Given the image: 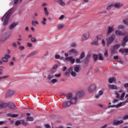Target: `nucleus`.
Returning a JSON list of instances; mask_svg holds the SVG:
<instances>
[{"label": "nucleus", "mask_w": 128, "mask_h": 128, "mask_svg": "<svg viewBox=\"0 0 128 128\" xmlns=\"http://www.w3.org/2000/svg\"><path fill=\"white\" fill-rule=\"evenodd\" d=\"M48 6V3L44 2L42 4V7L46 6Z\"/></svg>", "instance_id": "nucleus-60"}, {"label": "nucleus", "mask_w": 128, "mask_h": 128, "mask_svg": "<svg viewBox=\"0 0 128 128\" xmlns=\"http://www.w3.org/2000/svg\"><path fill=\"white\" fill-rule=\"evenodd\" d=\"M86 54H84V52H82L80 55V57L79 58H80V59L82 60V58H84Z\"/></svg>", "instance_id": "nucleus-36"}, {"label": "nucleus", "mask_w": 128, "mask_h": 128, "mask_svg": "<svg viewBox=\"0 0 128 128\" xmlns=\"http://www.w3.org/2000/svg\"><path fill=\"white\" fill-rule=\"evenodd\" d=\"M91 44L93 46H98V41L96 40L93 41Z\"/></svg>", "instance_id": "nucleus-39"}, {"label": "nucleus", "mask_w": 128, "mask_h": 128, "mask_svg": "<svg viewBox=\"0 0 128 128\" xmlns=\"http://www.w3.org/2000/svg\"><path fill=\"white\" fill-rule=\"evenodd\" d=\"M16 26H18V24L13 23L10 26L9 28L10 30H12L14 28H16Z\"/></svg>", "instance_id": "nucleus-25"}, {"label": "nucleus", "mask_w": 128, "mask_h": 128, "mask_svg": "<svg viewBox=\"0 0 128 128\" xmlns=\"http://www.w3.org/2000/svg\"><path fill=\"white\" fill-rule=\"evenodd\" d=\"M70 74L72 76H73V78H76V76H78V74H76V72L75 71H73L72 70Z\"/></svg>", "instance_id": "nucleus-26"}, {"label": "nucleus", "mask_w": 128, "mask_h": 128, "mask_svg": "<svg viewBox=\"0 0 128 128\" xmlns=\"http://www.w3.org/2000/svg\"><path fill=\"white\" fill-rule=\"evenodd\" d=\"M12 10H14V8H11L2 17V22H4L3 23V26H4L8 24V20L10 18V14H12Z\"/></svg>", "instance_id": "nucleus-1"}, {"label": "nucleus", "mask_w": 128, "mask_h": 128, "mask_svg": "<svg viewBox=\"0 0 128 128\" xmlns=\"http://www.w3.org/2000/svg\"><path fill=\"white\" fill-rule=\"evenodd\" d=\"M31 42H36V39L34 38H31Z\"/></svg>", "instance_id": "nucleus-52"}, {"label": "nucleus", "mask_w": 128, "mask_h": 128, "mask_svg": "<svg viewBox=\"0 0 128 128\" xmlns=\"http://www.w3.org/2000/svg\"><path fill=\"white\" fill-rule=\"evenodd\" d=\"M90 55H88L86 58H85V61H84V64H88V62H90Z\"/></svg>", "instance_id": "nucleus-19"}, {"label": "nucleus", "mask_w": 128, "mask_h": 128, "mask_svg": "<svg viewBox=\"0 0 128 128\" xmlns=\"http://www.w3.org/2000/svg\"><path fill=\"white\" fill-rule=\"evenodd\" d=\"M84 96V90H80L78 92L76 96V98H82V96Z\"/></svg>", "instance_id": "nucleus-7"}, {"label": "nucleus", "mask_w": 128, "mask_h": 128, "mask_svg": "<svg viewBox=\"0 0 128 128\" xmlns=\"http://www.w3.org/2000/svg\"><path fill=\"white\" fill-rule=\"evenodd\" d=\"M104 56H106V58H108V50H106L104 54Z\"/></svg>", "instance_id": "nucleus-49"}, {"label": "nucleus", "mask_w": 128, "mask_h": 128, "mask_svg": "<svg viewBox=\"0 0 128 128\" xmlns=\"http://www.w3.org/2000/svg\"><path fill=\"white\" fill-rule=\"evenodd\" d=\"M60 56L59 54L55 55V58H56V60H60Z\"/></svg>", "instance_id": "nucleus-48"}, {"label": "nucleus", "mask_w": 128, "mask_h": 128, "mask_svg": "<svg viewBox=\"0 0 128 128\" xmlns=\"http://www.w3.org/2000/svg\"><path fill=\"white\" fill-rule=\"evenodd\" d=\"M124 88H128V83H126L124 84Z\"/></svg>", "instance_id": "nucleus-62"}, {"label": "nucleus", "mask_w": 128, "mask_h": 128, "mask_svg": "<svg viewBox=\"0 0 128 128\" xmlns=\"http://www.w3.org/2000/svg\"><path fill=\"white\" fill-rule=\"evenodd\" d=\"M26 120L27 122H34V117L32 116L27 117Z\"/></svg>", "instance_id": "nucleus-31"}, {"label": "nucleus", "mask_w": 128, "mask_h": 128, "mask_svg": "<svg viewBox=\"0 0 128 128\" xmlns=\"http://www.w3.org/2000/svg\"><path fill=\"white\" fill-rule=\"evenodd\" d=\"M122 106H124V103H120L119 104L117 105H110L108 106V108H120Z\"/></svg>", "instance_id": "nucleus-11"}, {"label": "nucleus", "mask_w": 128, "mask_h": 128, "mask_svg": "<svg viewBox=\"0 0 128 128\" xmlns=\"http://www.w3.org/2000/svg\"><path fill=\"white\" fill-rule=\"evenodd\" d=\"M8 116H10V118H18V114H8Z\"/></svg>", "instance_id": "nucleus-22"}, {"label": "nucleus", "mask_w": 128, "mask_h": 128, "mask_svg": "<svg viewBox=\"0 0 128 128\" xmlns=\"http://www.w3.org/2000/svg\"><path fill=\"white\" fill-rule=\"evenodd\" d=\"M44 12L46 16H48V8L46 7H44Z\"/></svg>", "instance_id": "nucleus-34"}, {"label": "nucleus", "mask_w": 128, "mask_h": 128, "mask_svg": "<svg viewBox=\"0 0 128 128\" xmlns=\"http://www.w3.org/2000/svg\"><path fill=\"white\" fill-rule=\"evenodd\" d=\"M124 26L122 25H120L118 26L119 30H124Z\"/></svg>", "instance_id": "nucleus-53"}, {"label": "nucleus", "mask_w": 128, "mask_h": 128, "mask_svg": "<svg viewBox=\"0 0 128 128\" xmlns=\"http://www.w3.org/2000/svg\"><path fill=\"white\" fill-rule=\"evenodd\" d=\"M120 48V44H116L114 46L113 49L116 50H118V48Z\"/></svg>", "instance_id": "nucleus-29"}, {"label": "nucleus", "mask_w": 128, "mask_h": 128, "mask_svg": "<svg viewBox=\"0 0 128 128\" xmlns=\"http://www.w3.org/2000/svg\"><path fill=\"white\" fill-rule=\"evenodd\" d=\"M46 18H43V20L41 22L42 24H43V26H46Z\"/></svg>", "instance_id": "nucleus-35"}, {"label": "nucleus", "mask_w": 128, "mask_h": 128, "mask_svg": "<svg viewBox=\"0 0 128 128\" xmlns=\"http://www.w3.org/2000/svg\"><path fill=\"white\" fill-rule=\"evenodd\" d=\"M98 55L96 54L93 55V60H94V62H96V60H98Z\"/></svg>", "instance_id": "nucleus-40"}, {"label": "nucleus", "mask_w": 128, "mask_h": 128, "mask_svg": "<svg viewBox=\"0 0 128 128\" xmlns=\"http://www.w3.org/2000/svg\"><path fill=\"white\" fill-rule=\"evenodd\" d=\"M72 106V104L70 101H65L62 104V108H68V106Z\"/></svg>", "instance_id": "nucleus-5"}, {"label": "nucleus", "mask_w": 128, "mask_h": 128, "mask_svg": "<svg viewBox=\"0 0 128 128\" xmlns=\"http://www.w3.org/2000/svg\"><path fill=\"white\" fill-rule=\"evenodd\" d=\"M10 78V76L8 75L4 76H2V79L4 80V78Z\"/></svg>", "instance_id": "nucleus-57"}, {"label": "nucleus", "mask_w": 128, "mask_h": 128, "mask_svg": "<svg viewBox=\"0 0 128 128\" xmlns=\"http://www.w3.org/2000/svg\"><path fill=\"white\" fill-rule=\"evenodd\" d=\"M56 2L61 6H66V2L62 1V0H57Z\"/></svg>", "instance_id": "nucleus-18"}, {"label": "nucleus", "mask_w": 128, "mask_h": 128, "mask_svg": "<svg viewBox=\"0 0 128 128\" xmlns=\"http://www.w3.org/2000/svg\"><path fill=\"white\" fill-rule=\"evenodd\" d=\"M72 98V93H69L66 96V99L67 100H70Z\"/></svg>", "instance_id": "nucleus-30"}, {"label": "nucleus", "mask_w": 128, "mask_h": 128, "mask_svg": "<svg viewBox=\"0 0 128 128\" xmlns=\"http://www.w3.org/2000/svg\"><path fill=\"white\" fill-rule=\"evenodd\" d=\"M124 52H126V54H128V48H124Z\"/></svg>", "instance_id": "nucleus-63"}, {"label": "nucleus", "mask_w": 128, "mask_h": 128, "mask_svg": "<svg viewBox=\"0 0 128 128\" xmlns=\"http://www.w3.org/2000/svg\"><path fill=\"white\" fill-rule=\"evenodd\" d=\"M78 101V98L76 96L72 98L70 102L71 104H76V102Z\"/></svg>", "instance_id": "nucleus-14"}, {"label": "nucleus", "mask_w": 128, "mask_h": 128, "mask_svg": "<svg viewBox=\"0 0 128 128\" xmlns=\"http://www.w3.org/2000/svg\"><path fill=\"white\" fill-rule=\"evenodd\" d=\"M113 6H114V4H110L107 6L106 10H110V8H112Z\"/></svg>", "instance_id": "nucleus-38"}, {"label": "nucleus", "mask_w": 128, "mask_h": 128, "mask_svg": "<svg viewBox=\"0 0 128 128\" xmlns=\"http://www.w3.org/2000/svg\"><path fill=\"white\" fill-rule=\"evenodd\" d=\"M116 98H120V94H118V92H116Z\"/></svg>", "instance_id": "nucleus-56"}, {"label": "nucleus", "mask_w": 128, "mask_h": 128, "mask_svg": "<svg viewBox=\"0 0 128 128\" xmlns=\"http://www.w3.org/2000/svg\"><path fill=\"white\" fill-rule=\"evenodd\" d=\"M45 127L46 128H50V126L48 125V124H45Z\"/></svg>", "instance_id": "nucleus-64"}, {"label": "nucleus", "mask_w": 128, "mask_h": 128, "mask_svg": "<svg viewBox=\"0 0 128 128\" xmlns=\"http://www.w3.org/2000/svg\"><path fill=\"white\" fill-rule=\"evenodd\" d=\"M115 34H116V36H124V34H122V32L118 31V30H116Z\"/></svg>", "instance_id": "nucleus-23"}, {"label": "nucleus", "mask_w": 128, "mask_h": 128, "mask_svg": "<svg viewBox=\"0 0 128 128\" xmlns=\"http://www.w3.org/2000/svg\"><path fill=\"white\" fill-rule=\"evenodd\" d=\"M123 22L124 24H128V19H126L124 20Z\"/></svg>", "instance_id": "nucleus-47"}, {"label": "nucleus", "mask_w": 128, "mask_h": 128, "mask_svg": "<svg viewBox=\"0 0 128 128\" xmlns=\"http://www.w3.org/2000/svg\"><path fill=\"white\" fill-rule=\"evenodd\" d=\"M38 54V52L34 51V52H31L30 54H28L27 58H32V56H36V54Z\"/></svg>", "instance_id": "nucleus-15"}, {"label": "nucleus", "mask_w": 128, "mask_h": 128, "mask_svg": "<svg viewBox=\"0 0 128 128\" xmlns=\"http://www.w3.org/2000/svg\"><path fill=\"white\" fill-rule=\"evenodd\" d=\"M123 120H128V115H126L125 116H124Z\"/></svg>", "instance_id": "nucleus-54"}, {"label": "nucleus", "mask_w": 128, "mask_h": 128, "mask_svg": "<svg viewBox=\"0 0 128 128\" xmlns=\"http://www.w3.org/2000/svg\"><path fill=\"white\" fill-rule=\"evenodd\" d=\"M96 38L98 40H102V36L100 35V36H97Z\"/></svg>", "instance_id": "nucleus-55"}, {"label": "nucleus", "mask_w": 128, "mask_h": 128, "mask_svg": "<svg viewBox=\"0 0 128 128\" xmlns=\"http://www.w3.org/2000/svg\"><path fill=\"white\" fill-rule=\"evenodd\" d=\"M68 54H78V52L76 49H71L68 51Z\"/></svg>", "instance_id": "nucleus-20"}, {"label": "nucleus", "mask_w": 128, "mask_h": 128, "mask_svg": "<svg viewBox=\"0 0 128 128\" xmlns=\"http://www.w3.org/2000/svg\"><path fill=\"white\" fill-rule=\"evenodd\" d=\"M119 52L124 54V49L120 48V50H119Z\"/></svg>", "instance_id": "nucleus-51"}, {"label": "nucleus", "mask_w": 128, "mask_h": 128, "mask_svg": "<svg viewBox=\"0 0 128 128\" xmlns=\"http://www.w3.org/2000/svg\"><path fill=\"white\" fill-rule=\"evenodd\" d=\"M110 88H111L112 90H118V87L114 85H110L109 86Z\"/></svg>", "instance_id": "nucleus-32"}, {"label": "nucleus", "mask_w": 128, "mask_h": 128, "mask_svg": "<svg viewBox=\"0 0 128 128\" xmlns=\"http://www.w3.org/2000/svg\"><path fill=\"white\" fill-rule=\"evenodd\" d=\"M20 50H24V46H20Z\"/></svg>", "instance_id": "nucleus-58"}, {"label": "nucleus", "mask_w": 128, "mask_h": 128, "mask_svg": "<svg viewBox=\"0 0 128 128\" xmlns=\"http://www.w3.org/2000/svg\"><path fill=\"white\" fill-rule=\"evenodd\" d=\"M113 6H114L116 8H120V6H122V4L121 3H114L113 4Z\"/></svg>", "instance_id": "nucleus-16"}, {"label": "nucleus", "mask_w": 128, "mask_h": 128, "mask_svg": "<svg viewBox=\"0 0 128 128\" xmlns=\"http://www.w3.org/2000/svg\"><path fill=\"white\" fill-rule=\"evenodd\" d=\"M22 0H13L12 4L16 6L18 4H22Z\"/></svg>", "instance_id": "nucleus-17"}, {"label": "nucleus", "mask_w": 128, "mask_h": 128, "mask_svg": "<svg viewBox=\"0 0 128 128\" xmlns=\"http://www.w3.org/2000/svg\"><path fill=\"white\" fill-rule=\"evenodd\" d=\"M8 106V104L3 102V101L0 102V110H2V108H4Z\"/></svg>", "instance_id": "nucleus-10"}, {"label": "nucleus", "mask_w": 128, "mask_h": 128, "mask_svg": "<svg viewBox=\"0 0 128 128\" xmlns=\"http://www.w3.org/2000/svg\"><path fill=\"white\" fill-rule=\"evenodd\" d=\"M114 82H116V78L114 77H111L110 78L108 79V82L110 84H112Z\"/></svg>", "instance_id": "nucleus-24"}, {"label": "nucleus", "mask_w": 128, "mask_h": 128, "mask_svg": "<svg viewBox=\"0 0 128 128\" xmlns=\"http://www.w3.org/2000/svg\"><path fill=\"white\" fill-rule=\"evenodd\" d=\"M58 82V80L54 78L51 80V82L53 84H56V82Z\"/></svg>", "instance_id": "nucleus-43"}, {"label": "nucleus", "mask_w": 128, "mask_h": 128, "mask_svg": "<svg viewBox=\"0 0 128 128\" xmlns=\"http://www.w3.org/2000/svg\"><path fill=\"white\" fill-rule=\"evenodd\" d=\"M114 38H116V35L114 34H112L109 38H108L106 39L108 44H110L114 40Z\"/></svg>", "instance_id": "nucleus-2"}, {"label": "nucleus", "mask_w": 128, "mask_h": 128, "mask_svg": "<svg viewBox=\"0 0 128 128\" xmlns=\"http://www.w3.org/2000/svg\"><path fill=\"white\" fill-rule=\"evenodd\" d=\"M7 106L9 108H11L12 110H16V108L14 106V104L12 102H8L7 104Z\"/></svg>", "instance_id": "nucleus-9"}, {"label": "nucleus", "mask_w": 128, "mask_h": 128, "mask_svg": "<svg viewBox=\"0 0 128 128\" xmlns=\"http://www.w3.org/2000/svg\"><path fill=\"white\" fill-rule=\"evenodd\" d=\"M125 96H126V92H123L120 97V100H124V98Z\"/></svg>", "instance_id": "nucleus-37"}, {"label": "nucleus", "mask_w": 128, "mask_h": 128, "mask_svg": "<svg viewBox=\"0 0 128 128\" xmlns=\"http://www.w3.org/2000/svg\"><path fill=\"white\" fill-rule=\"evenodd\" d=\"M14 65V63L13 62H10V66H13Z\"/></svg>", "instance_id": "nucleus-59"}, {"label": "nucleus", "mask_w": 128, "mask_h": 128, "mask_svg": "<svg viewBox=\"0 0 128 128\" xmlns=\"http://www.w3.org/2000/svg\"><path fill=\"white\" fill-rule=\"evenodd\" d=\"M14 92L12 91V90H8L6 95V98H10V96H14Z\"/></svg>", "instance_id": "nucleus-12"}, {"label": "nucleus", "mask_w": 128, "mask_h": 128, "mask_svg": "<svg viewBox=\"0 0 128 128\" xmlns=\"http://www.w3.org/2000/svg\"><path fill=\"white\" fill-rule=\"evenodd\" d=\"M80 60H82V59H80V58H76V60H75L76 64H81L82 62H80Z\"/></svg>", "instance_id": "nucleus-41"}, {"label": "nucleus", "mask_w": 128, "mask_h": 128, "mask_svg": "<svg viewBox=\"0 0 128 128\" xmlns=\"http://www.w3.org/2000/svg\"><path fill=\"white\" fill-rule=\"evenodd\" d=\"M112 30H114V28L110 26H109L108 28V32H107L108 34H112Z\"/></svg>", "instance_id": "nucleus-27"}, {"label": "nucleus", "mask_w": 128, "mask_h": 128, "mask_svg": "<svg viewBox=\"0 0 128 128\" xmlns=\"http://www.w3.org/2000/svg\"><path fill=\"white\" fill-rule=\"evenodd\" d=\"M88 38H90V33L87 32L84 34L82 36V42L88 40Z\"/></svg>", "instance_id": "nucleus-8"}, {"label": "nucleus", "mask_w": 128, "mask_h": 128, "mask_svg": "<svg viewBox=\"0 0 128 128\" xmlns=\"http://www.w3.org/2000/svg\"><path fill=\"white\" fill-rule=\"evenodd\" d=\"M74 70V67L70 66L64 73L65 76H68Z\"/></svg>", "instance_id": "nucleus-6"}, {"label": "nucleus", "mask_w": 128, "mask_h": 128, "mask_svg": "<svg viewBox=\"0 0 128 128\" xmlns=\"http://www.w3.org/2000/svg\"><path fill=\"white\" fill-rule=\"evenodd\" d=\"M65 60L66 62H70V64H74V63L76 62V60L74 58H72V56H70L69 57H66L65 58Z\"/></svg>", "instance_id": "nucleus-4"}, {"label": "nucleus", "mask_w": 128, "mask_h": 128, "mask_svg": "<svg viewBox=\"0 0 128 128\" xmlns=\"http://www.w3.org/2000/svg\"><path fill=\"white\" fill-rule=\"evenodd\" d=\"M96 86L94 84H92L88 88V92H96Z\"/></svg>", "instance_id": "nucleus-3"}, {"label": "nucleus", "mask_w": 128, "mask_h": 128, "mask_svg": "<svg viewBox=\"0 0 128 128\" xmlns=\"http://www.w3.org/2000/svg\"><path fill=\"white\" fill-rule=\"evenodd\" d=\"M124 124V120H114L113 122L114 126H118V124Z\"/></svg>", "instance_id": "nucleus-13"}, {"label": "nucleus", "mask_w": 128, "mask_h": 128, "mask_svg": "<svg viewBox=\"0 0 128 128\" xmlns=\"http://www.w3.org/2000/svg\"><path fill=\"white\" fill-rule=\"evenodd\" d=\"M64 28V25L62 24H59L57 26V28L58 30H62V28Z\"/></svg>", "instance_id": "nucleus-28"}, {"label": "nucleus", "mask_w": 128, "mask_h": 128, "mask_svg": "<svg viewBox=\"0 0 128 128\" xmlns=\"http://www.w3.org/2000/svg\"><path fill=\"white\" fill-rule=\"evenodd\" d=\"M48 80H52V78H54V75L52 74H49L48 76Z\"/></svg>", "instance_id": "nucleus-46"}, {"label": "nucleus", "mask_w": 128, "mask_h": 128, "mask_svg": "<svg viewBox=\"0 0 128 128\" xmlns=\"http://www.w3.org/2000/svg\"><path fill=\"white\" fill-rule=\"evenodd\" d=\"M2 62H8V58L4 57V58H2Z\"/></svg>", "instance_id": "nucleus-44"}, {"label": "nucleus", "mask_w": 128, "mask_h": 128, "mask_svg": "<svg viewBox=\"0 0 128 128\" xmlns=\"http://www.w3.org/2000/svg\"><path fill=\"white\" fill-rule=\"evenodd\" d=\"M32 26H36V24H38V21H32Z\"/></svg>", "instance_id": "nucleus-33"}, {"label": "nucleus", "mask_w": 128, "mask_h": 128, "mask_svg": "<svg viewBox=\"0 0 128 128\" xmlns=\"http://www.w3.org/2000/svg\"><path fill=\"white\" fill-rule=\"evenodd\" d=\"M126 42H124L122 43V46H123V48H124V46H126Z\"/></svg>", "instance_id": "nucleus-61"}, {"label": "nucleus", "mask_w": 128, "mask_h": 128, "mask_svg": "<svg viewBox=\"0 0 128 128\" xmlns=\"http://www.w3.org/2000/svg\"><path fill=\"white\" fill-rule=\"evenodd\" d=\"M123 42H126H126H128V36H126L124 38V39H123Z\"/></svg>", "instance_id": "nucleus-42"}, {"label": "nucleus", "mask_w": 128, "mask_h": 128, "mask_svg": "<svg viewBox=\"0 0 128 128\" xmlns=\"http://www.w3.org/2000/svg\"><path fill=\"white\" fill-rule=\"evenodd\" d=\"M27 46H28V48H32V43L28 42Z\"/></svg>", "instance_id": "nucleus-50"}, {"label": "nucleus", "mask_w": 128, "mask_h": 128, "mask_svg": "<svg viewBox=\"0 0 128 128\" xmlns=\"http://www.w3.org/2000/svg\"><path fill=\"white\" fill-rule=\"evenodd\" d=\"M74 72H80V68L79 66H75L74 67Z\"/></svg>", "instance_id": "nucleus-21"}, {"label": "nucleus", "mask_w": 128, "mask_h": 128, "mask_svg": "<svg viewBox=\"0 0 128 128\" xmlns=\"http://www.w3.org/2000/svg\"><path fill=\"white\" fill-rule=\"evenodd\" d=\"M20 124H21L20 121L16 120L15 122V126H20Z\"/></svg>", "instance_id": "nucleus-45"}]
</instances>
